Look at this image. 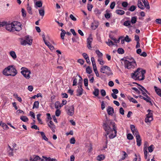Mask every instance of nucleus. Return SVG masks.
I'll list each match as a JSON object with an SVG mask.
<instances>
[{
  "label": "nucleus",
  "instance_id": "f3484780",
  "mask_svg": "<svg viewBox=\"0 0 161 161\" xmlns=\"http://www.w3.org/2000/svg\"><path fill=\"white\" fill-rule=\"evenodd\" d=\"M136 141L137 142V145L138 146H140L141 144L142 140L140 135H137L136 136Z\"/></svg>",
  "mask_w": 161,
  "mask_h": 161
},
{
  "label": "nucleus",
  "instance_id": "8fccbe9b",
  "mask_svg": "<svg viewBox=\"0 0 161 161\" xmlns=\"http://www.w3.org/2000/svg\"><path fill=\"white\" fill-rule=\"evenodd\" d=\"M35 5L38 7H41L42 5L41 2L40 1H37L35 3Z\"/></svg>",
  "mask_w": 161,
  "mask_h": 161
},
{
  "label": "nucleus",
  "instance_id": "e2e57ef3",
  "mask_svg": "<svg viewBox=\"0 0 161 161\" xmlns=\"http://www.w3.org/2000/svg\"><path fill=\"white\" fill-rule=\"evenodd\" d=\"M61 112L58 109H57L55 112V115L57 116H58L60 115Z\"/></svg>",
  "mask_w": 161,
  "mask_h": 161
},
{
  "label": "nucleus",
  "instance_id": "3c124183",
  "mask_svg": "<svg viewBox=\"0 0 161 161\" xmlns=\"http://www.w3.org/2000/svg\"><path fill=\"white\" fill-rule=\"evenodd\" d=\"M41 116V114H38L37 115V119L39 122V123L41 124H42V121L41 119L40 118V117Z\"/></svg>",
  "mask_w": 161,
  "mask_h": 161
},
{
  "label": "nucleus",
  "instance_id": "a211bd4d",
  "mask_svg": "<svg viewBox=\"0 0 161 161\" xmlns=\"http://www.w3.org/2000/svg\"><path fill=\"white\" fill-rule=\"evenodd\" d=\"M43 160L38 156H35L34 158H31L30 159L31 161H43Z\"/></svg>",
  "mask_w": 161,
  "mask_h": 161
},
{
  "label": "nucleus",
  "instance_id": "2f4dec72",
  "mask_svg": "<svg viewBox=\"0 0 161 161\" xmlns=\"http://www.w3.org/2000/svg\"><path fill=\"white\" fill-rule=\"evenodd\" d=\"M131 22L130 20H127L125 21L124 24L123 25L126 26H131L130 25Z\"/></svg>",
  "mask_w": 161,
  "mask_h": 161
},
{
  "label": "nucleus",
  "instance_id": "473e14b6",
  "mask_svg": "<svg viewBox=\"0 0 161 161\" xmlns=\"http://www.w3.org/2000/svg\"><path fill=\"white\" fill-rule=\"evenodd\" d=\"M39 102L38 101H36L34 103L33 108L34 109L35 108H38L39 107Z\"/></svg>",
  "mask_w": 161,
  "mask_h": 161
},
{
  "label": "nucleus",
  "instance_id": "f8f14e48",
  "mask_svg": "<svg viewBox=\"0 0 161 161\" xmlns=\"http://www.w3.org/2000/svg\"><path fill=\"white\" fill-rule=\"evenodd\" d=\"M92 40L93 39L91 36H89L87 39V47L90 50L92 49L91 44Z\"/></svg>",
  "mask_w": 161,
  "mask_h": 161
},
{
  "label": "nucleus",
  "instance_id": "aec40b11",
  "mask_svg": "<svg viewBox=\"0 0 161 161\" xmlns=\"http://www.w3.org/2000/svg\"><path fill=\"white\" fill-rule=\"evenodd\" d=\"M82 55L83 57L85 59L86 62L88 64H90V62L88 55L86 53H83Z\"/></svg>",
  "mask_w": 161,
  "mask_h": 161
},
{
  "label": "nucleus",
  "instance_id": "72a5a7b5",
  "mask_svg": "<svg viewBox=\"0 0 161 161\" xmlns=\"http://www.w3.org/2000/svg\"><path fill=\"white\" fill-rule=\"evenodd\" d=\"M117 14H118L122 15L124 14L125 11L122 10L118 9L116 11Z\"/></svg>",
  "mask_w": 161,
  "mask_h": 161
},
{
  "label": "nucleus",
  "instance_id": "58836bf2",
  "mask_svg": "<svg viewBox=\"0 0 161 161\" xmlns=\"http://www.w3.org/2000/svg\"><path fill=\"white\" fill-rule=\"evenodd\" d=\"M145 97L144 100H145L147 102L149 103L151 105H152L153 103H152V102L150 101V98L148 96V97Z\"/></svg>",
  "mask_w": 161,
  "mask_h": 161
},
{
  "label": "nucleus",
  "instance_id": "5fc2aeb1",
  "mask_svg": "<svg viewBox=\"0 0 161 161\" xmlns=\"http://www.w3.org/2000/svg\"><path fill=\"white\" fill-rule=\"evenodd\" d=\"M106 43L109 46L114 45L113 42L109 39H108V42H106Z\"/></svg>",
  "mask_w": 161,
  "mask_h": 161
},
{
  "label": "nucleus",
  "instance_id": "a878e982",
  "mask_svg": "<svg viewBox=\"0 0 161 161\" xmlns=\"http://www.w3.org/2000/svg\"><path fill=\"white\" fill-rule=\"evenodd\" d=\"M19 40H20V42L21 45L25 46L28 44L27 41H26L25 39L24 40L22 38H20Z\"/></svg>",
  "mask_w": 161,
  "mask_h": 161
},
{
  "label": "nucleus",
  "instance_id": "1a4fd4ad",
  "mask_svg": "<svg viewBox=\"0 0 161 161\" xmlns=\"http://www.w3.org/2000/svg\"><path fill=\"white\" fill-rule=\"evenodd\" d=\"M110 124L112 125L113 127V129L114 131V135L113 133H111L109 136V137L110 139H113L116 137V136L117 131H116V127L115 126L114 122L112 121H111L110 122Z\"/></svg>",
  "mask_w": 161,
  "mask_h": 161
},
{
  "label": "nucleus",
  "instance_id": "f257e3e1",
  "mask_svg": "<svg viewBox=\"0 0 161 161\" xmlns=\"http://www.w3.org/2000/svg\"><path fill=\"white\" fill-rule=\"evenodd\" d=\"M146 73V70L139 68L134 73L131 74L132 77L134 79L140 80H143L145 79L144 74Z\"/></svg>",
  "mask_w": 161,
  "mask_h": 161
},
{
  "label": "nucleus",
  "instance_id": "dca6fc26",
  "mask_svg": "<svg viewBox=\"0 0 161 161\" xmlns=\"http://www.w3.org/2000/svg\"><path fill=\"white\" fill-rule=\"evenodd\" d=\"M48 125L51 129L52 130L53 132H55V126L53 122L52 121H50L49 123L48 124Z\"/></svg>",
  "mask_w": 161,
  "mask_h": 161
},
{
  "label": "nucleus",
  "instance_id": "bb28decb",
  "mask_svg": "<svg viewBox=\"0 0 161 161\" xmlns=\"http://www.w3.org/2000/svg\"><path fill=\"white\" fill-rule=\"evenodd\" d=\"M43 158L45 159V160H43V161H57L55 159H51L50 157L47 158L46 157L43 156Z\"/></svg>",
  "mask_w": 161,
  "mask_h": 161
},
{
  "label": "nucleus",
  "instance_id": "f704fd0d",
  "mask_svg": "<svg viewBox=\"0 0 161 161\" xmlns=\"http://www.w3.org/2000/svg\"><path fill=\"white\" fill-rule=\"evenodd\" d=\"M61 31H62V32L60 34L61 37L62 39L64 40V36H65L66 32L63 29H61Z\"/></svg>",
  "mask_w": 161,
  "mask_h": 161
},
{
  "label": "nucleus",
  "instance_id": "e433bc0d",
  "mask_svg": "<svg viewBox=\"0 0 161 161\" xmlns=\"http://www.w3.org/2000/svg\"><path fill=\"white\" fill-rule=\"evenodd\" d=\"M137 21V17L136 16L132 17L131 18V23L132 24H135Z\"/></svg>",
  "mask_w": 161,
  "mask_h": 161
},
{
  "label": "nucleus",
  "instance_id": "5701e85b",
  "mask_svg": "<svg viewBox=\"0 0 161 161\" xmlns=\"http://www.w3.org/2000/svg\"><path fill=\"white\" fill-rule=\"evenodd\" d=\"M105 156L103 154H101L98 155L97 157V159L99 161H101L105 158Z\"/></svg>",
  "mask_w": 161,
  "mask_h": 161
},
{
  "label": "nucleus",
  "instance_id": "864d4df0",
  "mask_svg": "<svg viewBox=\"0 0 161 161\" xmlns=\"http://www.w3.org/2000/svg\"><path fill=\"white\" fill-rule=\"evenodd\" d=\"M130 128L132 132H134V130H137L136 128H135V127L134 125H130Z\"/></svg>",
  "mask_w": 161,
  "mask_h": 161
},
{
  "label": "nucleus",
  "instance_id": "c9c22d12",
  "mask_svg": "<svg viewBox=\"0 0 161 161\" xmlns=\"http://www.w3.org/2000/svg\"><path fill=\"white\" fill-rule=\"evenodd\" d=\"M99 90L97 88H95L94 91L93 92V94L96 96H98L99 95Z\"/></svg>",
  "mask_w": 161,
  "mask_h": 161
},
{
  "label": "nucleus",
  "instance_id": "cd10ccee",
  "mask_svg": "<svg viewBox=\"0 0 161 161\" xmlns=\"http://www.w3.org/2000/svg\"><path fill=\"white\" fill-rule=\"evenodd\" d=\"M127 97L130 102L135 103H138L137 101L135 99L132 97H131L130 96H128Z\"/></svg>",
  "mask_w": 161,
  "mask_h": 161
},
{
  "label": "nucleus",
  "instance_id": "20e7f679",
  "mask_svg": "<svg viewBox=\"0 0 161 161\" xmlns=\"http://www.w3.org/2000/svg\"><path fill=\"white\" fill-rule=\"evenodd\" d=\"M21 24L20 23L17 21L13 22V26L14 31H19L22 29Z\"/></svg>",
  "mask_w": 161,
  "mask_h": 161
},
{
  "label": "nucleus",
  "instance_id": "4468645a",
  "mask_svg": "<svg viewBox=\"0 0 161 161\" xmlns=\"http://www.w3.org/2000/svg\"><path fill=\"white\" fill-rule=\"evenodd\" d=\"M7 150L9 156L10 157L13 156L14 155L13 153L14 149L13 148H12L10 146L8 145Z\"/></svg>",
  "mask_w": 161,
  "mask_h": 161
},
{
  "label": "nucleus",
  "instance_id": "0e129e2a",
  "mask_svg": "<svg viewBox=\"0 0 161 161\" xmlns=\"http://www.w3.org/2000/svg\"><path fill=\"white\" fill-rule=\"evenodd\" d=\"M75 142V140L74 137H72L70 140V143L71 144H74Z\"/></svg>",
  "mask_w": 161,
  "mask_h": 161
},
{
  "label": "nucleus",
  "instance_id": "a18cd8bd",
  "mask_svg": "<svg viewBox=\"0 0 161 161\" xmlns=\"http://www.w3.org/2000/svg\"><path fill=\"white\" fill-rule=\"evenodd\" d=\"M108 68V67H107V66H102L101 69L100 71L101 72L104 73H105V68Z\"/></svg>",
  "mask_w": 161,
  "mask_h": 161
},
{
  "label": "nucleus",
  "instance_id": "7ed1b4c3",
  "mask_svg": "<svg viewBox=\"0 0 161 161\" xmlns=\"http://www.w3.org/2000/svg\"><path fill=\"white\" fill-rule=\"evenodd\" d=\"M21 70V74L23 75L25 78L27 79H29L30 78L31 76L30 74L31 73L29 70L24 67H22Z\"/></svg>",
  "mask_w": 161,
  "mask_h": 161
},
{
  "label": "nucleus",
  "instance_id": "680f3d73",
  "mask_svg": "<svg viewBox=\"0 0 161 161\" xmlns=\"http://www.w3.org/2000/svg\"><path fill=\"white\" fill-rule=\"evenodd\" d=\"M133 132H132L133 134L134 135V136H137V135H140L139 134V133L138 131V130H134Z\"/></svg>",
  "mask_w": 161,
  "mask_h": 161
},
{
  "label": "nucleus",
  "instance_id": "603ef678",
  "mask_svg": "<svg viewBox=\"0 0 161 161\" xmlns=\"http://www.w3.org/2000/svg\"><path fill=\"white\" fill-rule=\"evenodd\" d=\"M127 138L129 140H132L133 139V136L131 134L129 133L127 135Z\"/></svg>",
  "mask_w": 161,
  "mask_h": 161
},
{
  "label": "nucleus",
  "instance_id": "338daca9",
  "mask_svg": "<svg viewBox=\"0 0 161 161\" xmlns=\"http://www.w3.org/2000/svg\"><path fill=\"white\" fill-rule=\"evenodd\" d=\"M70 18L73 20L74 21H76V19L75 17L72 14H71L69 16Z\"/></svg>",
  "mask_w": 161,
  "mask_h": 161
},
{
  "label": "nucleus",
  "instance_id": "423d86ee",
  "mask_svg": "<svg viewBox=\"0 0 161 161\" xmlns=\"http://www.w3.org/2000/svg\"><path fill=\"white\" fill-rule=\"evenodd\" d=\"M66 108L67 114L70 116H72L74 115V106L72 105L70 106H67Z\"/></svg>",
  "mask_w": 161,
  "mask_h": 161
},
{
  "label": "nucleus",
  "instance_id": "ea45409f",
  "mask_svg": "<svg viewBox=\"0 0 161 161\" xmlns=\"http://www.w3.org/2000/svg\"><path fill=\"white\" fill-rule=\"evenodd\" d=\"M148 151L150 153L152 152L154 149V146L153 145H151L148 147Z\"/></svg>",
  "mask_w": 161,
  "mask_h": 161
},
{
  "label": "nucleus",
  "instance_id": "052dcab7",
  "mask_svg": "<svg viewBox=\"0 0 161 161\" xmlns=\"http://www.w3.org/2000/svg\"><path fill=\"white\" fill-rule=\"evenodd\" d=\"M84 85L85 86H87L88 85V79L85 78L84 80Z\"/></svg>",
  "mask_w": 161,
  "mask_h": 161
},
{
  "label": "nucleus",
  "instance_id": "09e8293b",
  "mask_svg": "<svg viewBox=\"0 0 161 161\" xmlns=\"http://www.w3.org/2000/svg\"><path fill=\"white\" fill-rule=\"evenodd\" d=\"M27 5L28 6L27 7V11L29 14H32V13L31 10V8L30 6H29V4H28Z\"/></svg>",
  "mask_w": 161,
  "mask_h": 161
},
{
  "label": "nucleus",
  "instance_id": "c756f323",
  "mask_svg": "<svg viewBox=\"0 0 161 161\" xmlns=\"http://www.w3.org/2000/svg\"><path fill=\"white\" fill-rule=\"evenodd\" d=\"M95 52L98 58H101L102 57L103 54L99 50H96Z\"/></svg>",
  "mask_w": 161,
  "mask_h": 161
},
{
  "label": "nucleus",
  "instance_id": "0eeeda50",
  "mask_svg": "<svg viewBox=\"0 0 161 161\" xmlns=\"http://www.w3.org/2000/svg\"><path fill=\"white\" fill-rule=\"evenodd\" d=\"M9 67L10 69L9 71V76H15L17 74V72L14 66L13 65H10Z\"/></svg>",
  "mask_w": 161,
  "mask_h": 161
},
{
  "label": "nucleus",
  "instance_id": "79ce46f5",
  "mask_svg": "<svg viewBox=\"0 0 161 161\" xmlns=\"http://www.w3.org/2000/svg\"><path fill=\"white\" fill-rule=\"evenodd\" d=\"M117 52L119 54H123L124 53L125 51L123 48H119L117 50Z\"/></svg>",
  "mask_w": 161,
  "mask_h": 161
},
{
  "label": "nucleus",
  "instance_id": "c85d7f7f",
  "mask_svg": "<svg viewBox=\"0 0 161 161\" xmlns=\"http://www.w3.org/2000/svg\"><path fill=\"white\" fill-rule=\"evenodd\" d=\"M138 7L142 9H144L145 8V7L143 5L142 3L141 2L138 1L137 4Z\"/></svg>",
  "mask_w": 161,
  "mask_h": 161
},
{
  "label": "nucleus",
  "instance_id": "a19ab883",
  "mask_svg": "<svg viewBox=\"0 0 161 161\" xmlns=\"http://www.w3.org/2000/svg\"><path fill=\"white\" fill-rule=\"evenodd\" d=\"M41 135L42 137V138L45 140L46 141H47L48 140V139L47 137L46 136L44 133L43 132H41Z\"/></svg>",
  "mask_w": 161,
  "mask_h": 161
},
{
  "label": "nucleus",
  "instance_id": "49530a36",
  "mask_svg": "<svg viewBox=\"0 0 161 161\" xmlns=\"http://www.w3.org/2000/svg\"><path fill=\"white\" fill-rule=\"evenodd\" d=\"M144 4L146 7V8L147 9H149L150 8L149 4V2L148 1L146 0V2L144 3Z\"/></svg>",
  "mask_w": 161,
  "mask_h": 161
},
{
  "label": "nucleus",
  "instance_id": "6e6d98bb",
  "mask_svg": "<svg viewBox=\"0 0 161 161\" xmlns=\"http://www.w3.org/2000/svg\"><path fill=\"white\" fill-rule=\"evenodd\" d=\"M136 8V7L134 5L131 6L129 8V10L131 11H134Z\"/></svg>",
  "mask_w": 161,
  "mask_h": 161
},
{
  "label": "nucleus",
  "instance_id": "9b49d317",
  "mask_svg": "<svg viewBox=\"0 0 161 161\" xmlns=\"http://www.w3.org/2000/svg\"><path fill=\"white\" fill-rule=\"evenodd\" d=\"M5 28L9 31H14L13 27V22L10 23H7L6 22V24H5Z\"/></svg>",
  "mask_w": 161,
  "mask_h": 161
},
{
  "label": "nucleus",
  "instance_id": "4d7b16f0",
  "mask_svg": "<svg viewBox=\"0 0 161 161\" xmlns=\"http://www.w3.org/2000/svg\"><path fill=\"white\" fill-rule=\"evenodd\" d=\"M21 12L22 14V16L23 17H25L26 16V11L24 8H22L21 10Z\"/></svg>",
  "mask_w": 161,
  "mask_h": 161
},
{
  "label": "nucleus",
  "instance_id": "2eb2a0df",
  "mask_svg": "<svg viewBox=\"0 0 161 161\" xmlns=\"http://www.w3.org/2000/svg\"><path fill=\"white\" fill-rule=\"evenodd\" d=\"M107 112L108 115H112L114 113V108L110 106H108L107 108Z\"/></svg>",
  "mask_w": 161,
  "mask_h": 161
},
{
  "label": "nucleus",
  "instance_id": "4be33fe9",
  "mask_svg": "<svg viewBox=\"0 0 161 161\" xmlns=\"http://www.w3.org/2000/svg\"><path fill=\"white\" fill-rule=\"evenodd\" d=\"M9 54L13 59L15 60L17 56L14 51H10Z\"/></svg>",
  "mask_w": 161,
  "mask_h": 161
},
{
  "label": "nucleus",
  "instance_id": "774afa93",
  "mask_svg": "<svg viewBox=\"0 0 161 161\" xmlns=\"http://www.w3.org/2000/svg\"><path fill=\"white\" fill-rule=\"evenodd\" d=\"M98 61L99 62V64L101 65H103L104 64V62L100 58L98 59Z\"/></svg>",
  "mask_w": 161,
  "mask_h": 161
},
{
  "label": "nucleus",
  "instance_id": "13d9d810",
  "mask_svg": "<svg viewBox=\"0 0 161 161\" xmlns=\"http://www.w3.org/2000/svg\"><path fill=\"white\" fill-rule=\"evenodd\" d=\"M101 93L102 96L103 97L105 96L106 95V92L104 89H102L101 90Z\"/></svg>",
  "mask_w": 161,
  "mask_h": 161
},
{
  "label": "nucleus",
  "instance_id": "69168bd1",
  "mask_svg": "<svg viewBox=\"0 0 161 161\" xmlns=\"http://www.w3.org/2000/svg\"><path fill=\"white\" fill-rule=\"evenodd\" d=\"M115 5V3L114 2H112L110 5V8L111 9H113Z\"/></svg>",
  "mask_w": 161,
  "mask_h": 161
},
{
  "label": "nucleus",
  "instance_id": "b1692460",
  "mask_svg": "<svg viewBox=\"0 0 161 161\" xmlns=\"http://www.w3.org/2000/svg\"><path fill=\"white\" fill-rule=\"evenodd\" d=\"M0 125L4 130H7L9 129L8 125L6 124L3 123L2 121L0 122Z\"/></svg>",
  "mask_w": 161,
  "mask_h": 161
},
{
  "label": "nucleus",
  "instance_id": "6e6552de",
  "mask_svg": "<svg viewBox=\"0 0 161 161\" xmlns=\"http://www.w3.org/2000/svg\"><path fill=\"white\" fill-rule=\"evenodd\" d=\"M103 129L106 131L107 134L106 135V138H107V135H108L111 132H113V130L111 129L109 126H108V124L106 122L104 123L103 125Z\"/></svg>",
  "mask_w": 161,
  "mask_h": 161
},
{
  "label": "nucleus",
  "instance_id": "9d476101",
  "mask_svg": "<svg viewBox=\"0 0 161 161\" xmlns=\"http://www.w3.org/2000/svg\"><path fill=\"white\" fill-rule=\"evenodd\" d=\"M148 143L147 142H145L144 144V147H143V151H144V158L145 159H147V149L148 148Z\"/></svg>",
  "mask_w": 161,
  "mask_h": 161
},
{
  "label": "nucleus",
  "instance_id": "c03bdc74",
  "mask_svg": "<svg viewBox=\"0 0 161 161\" xmlns=\"http://www.w3.org/2000/svg\"><path fill=\"white\" fill-rule=\"evenodd\" d=\"M95 14L97 16L99 15L101 13V11H100L97 8L95 9L94 11Z\"/></svg>",
  "mask_w": 161,
  "mask_h": 161
},
{
  "label": "nucleus",
  "instance_id": "7c9ffc66",
  "mask_svg": "<svg viewBox=\"0 0 161 161\" xmlns=\"http://www.w3.org/2000/svg\"><path fill=\"white\" fill-rule=\"evenodd\" d=\"M20 119L23 121L27 122L28 121V118L26 116H22L20 117Z\"/></svg>",
  "mask_w": 161,
  "mask_h": 161
},
{
  "label": "nucleus",
  "instance_id": "6ab92c4d",
  "mask_svg": "<svg viewBox=\"0 0 161 161\" xmlns=\"http://www.w3.org/2000/svg\"><path fill=\"white\" fill-rule=\"evenodd\" d=\"M9 66L7 67V68H6L3 70V74L7 76H9Z\"/></svg>",
  "mask_w": 161,
  "mask_h": 161
},
{
  "label": "nucleus",
  "instance_id": "412c9836",
  "mask_svg": "<svg viewBox=\"0 0 161 161\" xmlns=\"http://www.w3.org/2000/svg\"><path fill=\"white\" fill-rule=\"evenodd\" d=\"M25 39L26 40V41H27L28 44L29 45H31L32 42V40L30 38L29 35L25 36Z\"/></svg>",
  "mask_w": 161,
  "mask_h": 161
},
{
  "label": "nucleus",
  "instance_id": "bf43d9fd",
  "mask_svg": "<svg viewBox=\"0 0 161 161\" xmlns=\"http://www.w3.org/2000/svg\"><path fill=\"white\" fill-rule=\"evenodd\" d=\"M60 103L58 101L56 102L55 104V108L58 109L59 108Z\"/></svg>",
  "mask_w": 161,
  "mask_h": 161
},
{
  "label": "nucleus",
  "instance_id": "393cba45",
  "mask_svg": "<svg viewBox=\"0 0 161 161\" xmlns=\"http://www.w3.org/2000/svg\"><path fill=\"white\" fill-rule=\"evenodd\" d=\"M154 88L157 94L161 97V90L158 88L156 86H154Z\"/></svg>",
  "mask_w": 161,
  "mask_h": 161
},
{
  "label": "nucleus",
  "instance_id": "ddd939ff",
  "mask_svg": "<svg viewBox=\"0 0 161 161\" xmlns=\"http://www.w3.org/2000/svg\"><path fill=\"white\" fill-rule=\"evenodd\" d=\"M83 89L82 86H78V88L77 90V96H80L83 94Z\"/></svg>",
  "mask_w": 161,
  "mask_h": 161
},
{
  "label": "nucleus",
  "instance_id": "de8ad7c7",
  "mask_svg": "<svg viewBox=\"0 0 161 161\" xmlns=\"http://www.w3.org/2000/svg\"><path fill=\"white\" fill-rule=\"evenodd\" d=\"M86 73L89 74H91L92 72L91 69L89 66H88L86 68Z\"/></svg>",
  "mask_w": 161,
  "mask_h": 161
},
{
  "label": "nucleus",
  "instance_id": "f03ea898",
  "mask_svg": "<svg viewBox=\"0 0 161 161\" xmlns=\"http://www.w3.org/2000/svg\"><path fill=\"white\" fill-rule=\"evenodd\" d=\"M127 59L129 60L130 61L128 60H124V63L125 68L128 69H133L136 66V62L135 61L133 58H127Z\"/></svg>",
  "mask_w": 161,
  "mask_h": 161
},
{
  "label": "nucleus",
  "instance_id": "37998d69",
  "mask_svg": "<svg viewBox=\"0 0 161 161\" xmlns=\"http://www.w3.org/2000/svg\"><path fill=\"white\" fill-rule=\"evenodd\" d=\"M79 76L80 78V79H79L78 81V86H82V83L83 81L82 78L80 75H79Z\"/></svg>",
  "mask_w": 161,
  "mask_h": 161
},
{
  "label": "nucleus",
  "instance_id": "4c0bfd02",
  "mask_svg": "<svg viewBox=\"0 0 161 161\" xmlns=\"http://www.w3.org/2000/svg\"><path fill=\"white\" fill-rule=\"evenodd\" d=\"M39 13L40 15L43 16L44 15V10L43 8H41L39 10Z\"/></svg>",
  "mask_w": 161,
  "mask_h": 161
},
{
  "label": "nucleus",
  "instance_id": "39448f33",
  "mask_svg": "<svg viewBox=\"0 0 161 161\" xmlns=\"http://www.w3.org/2000/svg\"><path fill=\"white\" fill-rule=\"evenodd\" d=\"M147 112H148V113L146 115V117L145 119V122L146 123L150 122L153 120V111L150 109H148Z\"/></svg>",
  "mask_w": 161,
  "mask_h": 161
}]
</instances>
